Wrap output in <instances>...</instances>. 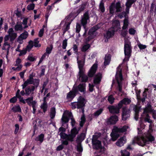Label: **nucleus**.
Segmentation results:
<instances>
[{"label":"nucleus","mask_w":156,"mask_h":156,"mask_svg":"<svg viewBox=\"0 0 156 156\" xmlns=\"http://www.w3.org/2000/svg\"><path fill=\"white\" fill-rule=\"evenodd\" d=\"M68 19V18H67L66 20V22L63 27L62 29L63 30V34H65L66 31L69 29L70 28V25L72 21H71L70 22H67V20Z\"/></svg>","instance_id":"obj_28"},{"label":"nucleus","mask_w":156,"mask_h":156,"mask_svg":"<svg viewBox=\"0 0 156 156\" xmlns=\"http://www.w3.org/2000/svg\"><path fill=\"white\" fill-rule=\"evenodd\" d=\"M140 107H139L135 105L133 108V110L135 112L134 119L136 120L137 121L138 120L139 113L140 109Z\"/></svg>","instance_id":"obj_19"},{"label":"nucleus","mask_w":156,"mask_h":156,"mask_svg":"<svg viewBox=\"0 0 156 156\" xmlns=\"http://www.w3.org/2000/svg\"><path fill=\"white\" fill-rule=\"evenodd\" d=\"M36 104L37 102L35 101H34L32 103V106L33 108V113L34 114H35L36 110Z\"/></svg>","instance_id":"obj_51"},{"label":"nucleus","mask_w":156,"mask_h":156,"mask_svg":"<svg viewBox=\"0 0 156 156\" xmlns=\"http://www.w3.org/2000/svg\"><path fill=\"white\" fill-rule=\"evenodd\" d=\"M65 128L62 126L59 128L58 132H60L59 135L63 139H66L68 141L72 142L73 141L74 138L78 133L79 130H78L76 127H74L71 130V133L69 134H66L63 133L65 132Z\"/></svg>","instance_id":"obj_2"},{"label":"nucleus","mask_w":156,"mask_h":156,"mask_svg":"<svg viewBox=\"0 0 156 156\" xmlns=\"http://www.w3.org/2000/svg\"><path fill=\"white\" fill-rule=\"evenodd\" d=\"M88 20V12H86L84 14L83 17L81 20V23L83 26L85 31L84 34L83 35L84 38L85 39L84 42L85 44H83L82 47L81 49V51L83 52H85L88 50V41L87 40V29H86V25L87 23Z\"/></svg>","instance_id":"obj_4"},{"label":"nucleus","mask_w":156,"mask_h":156,"mask_svg":"<svg viewBox=\"0 0 156 156\" xmlns=\"http://www.w3.org/2000/svg\"><path fill=\"white\" fill-rule=\"evenodd\" d=\"M47 107L48 105L47 103L43 102L40 106L41 108L43 110V111L44 112H45L46 111Z\"/></svg>","instance_id":"obj_41"},{"label":"nucleus","mask_w":156,"mask_h":156,"mask_svg":"<svg viewBox=\"0 0 156 156\" xmlns=\"http://www.w3.org/2000/svg\"><path fill=\"white\" fill-rule=\"evenodd\" d=\"M115 98L112 94L109 95L108 97V100L109 103L111 104H112L114 102Z\"/></svg>","instance_id":"obj_40"},{"label":"nucleus","mask_w":156,"mask_h":156,"mask_svg":"<svg viewBox=\"0 0 156 156\" xmlns=\"http://www.w3.org/2000/svg\"><path fill=\"white\" fill-rule=\"evenodd\" d=\"M101 23L98 24L91 27L88 31V41L92 38L96 36V31L101 27Z\"/></svg>","instance_id":"obj_7"},{"label":"nucleus","mask_w":156,"mask_h":156,"mask_svg":"<svg viewBox=\"0 0 156 156\" xmlns=\"http://www.w3.org/2000/svg\"><path fill=\"white\" fill-rule=\"evenodd\" d=\"M113 23L115 27H118L120 26V23L119 20H115L113 22Z\"/></svg>","instance_id":"obj_56"},{"label":"nucleus","mask_w":156,"mask_h":156,"mask_svg":"<svg viewBox=\"0 0 156 156\" xmlns=\"http://www.w3.org/2000/svg\"><path fill=\"white\" fill-rule=\"evenodd\" d=\"M85 134L84 133H82L78 135L76 139L77 143H81L85 139Z\"/></svg>","instance_id":"obj_29"},{"label":"nucleus","mask_w":156,"mask_h":156,"mask_svg":"<svg viewBox=\"0 0 156 156\" xmlns=\"http://www.w3.org/2000/svg\"><path fill=\"white\" fill-rule=\"evenodd\" d=\"M94 85L93 84H91L90 83H89L88 84V87L89 88V90L90 92H92L94 90Z\"/></svg>","instance_id":"obj_64"},{"label":"nucleus","mask_w":156,"mask_h":156,"mask_svg":"<svg viewBox=\"0 0 156 156\" xmlns=\"http://www.w3.org/2000/svg\"><path fill=\"white\" fill-rule=\"evenodd\" d=\"M117 16L121 19L123 17H125V19L129 18L128 16L126 14V12L124 11L121 12V13L118 14Z\"/></svg>","instance_id":"obj_38"},{"label":"nucleus","mask_w":156,"mask_h":156,"mask_svg":"<svg viewBox=\"0 0 156 156\" xmlns=\"http://www.w3.org/2000/svg\"><path fill=\"white\" fill-rule=\"evenodd\" d=\"M33 74H30L29 77V79H27L24 83L22 85V89H24L27 86L30 84H32L33 83Z\"/></svg>","instance_id":"obj_15"},{"label":"nucleus","mask_w":156,"mask_h":156,"mask_svg":"<svg viewBox=\"0 0 156 156\" xmlns=\"http://www.w3.org/2000/svg\"><path fill=\"white\" fill-rule=\"evenodd\" d=\"M121 156H130V153L126 150H121Z\"/></svg>","instance_id":"obj_43"},{"label":"nucleus","mask_w":156,"mask_h":156,"mask_svg":"<svg viewBox=\"0 0 156 156\" xmlns=\"http://www.w3.org/2000/svg\"><path fill=\"white\" fill-rule=\"evenodd\" d=\"M126 142V139L125 136H123L119 139L116 142V145L118 146L121 147L123 146L124 144Z\"/></svg>","instance_id":"obj_17"},{"label":"nucleus","mask_w":156,"mask_h":156,"mask_svg":"<svg viewBox=\"0 0 156 156\" xmlns=\"http://www.w3.org/2000/svg\"><path fill=\"white\" fill-rule=\"evenodd\" d=\"M14 29L16 31L22 30L23 28L22 27V24L21 23H17L14 27Z\"/></svg>","instance_id":"obj_35"},{"label":"nucleus","mask_w":156,"mask_h":156,"mask_svg":"<svg viewBox=\"0 0 156 156\" xmlns=\"http://www.w3.org/2000/svg\"><path fill=\"white\" fill-rule=\"evenodd\" d=\"M148 90V89L145 88L142 94L143 98H141L140 97V99L139 101L142 102L143 104L145 102L146 99L147 98V92Z\"/></svg>","instance_id":"obj_25"},{"label":"nucleus","mask_w":156,"mask_h":156,"mask_svg":"<svg viewBox=\"0 0 156 156\" xmlns=\"http://www.w3.org/2000/svg\"><path fill=\"white\" fill-rule=\"evenodd\" d=\"M99 9L102 13H104L105 11V9L104 5V3L102 1H101L100 3Z\"/></svg>","instance_id":"obj_42"},{"label":"nucleus","mask_w":156,"mask_h":156,"mask_svg":"<svg viewBox=\"0 0 156 156\" xmlns=\"http://www.w3.org/2000/svg\"><path fill=\"white\" fill-rule=\"evenodd\" d=\"M39 80L38 79H35L33 80V83L32 84L34 85V87H35V89L37 88L39 85Z\"/></svg>","instance_id":"obj_44"},{"label":"nucleus","mask_w":156,"mask_h":156,"mask_svg":"<svg viewBox=\"0 0 156 156\" xmlns=\"http://www.w3.org/2000/svg\"><path fill=\"white\" fill-rule=\"evenodd\" d=\"M81 29V26L78 23H77L76 27V32L78 33L80 31Z\"/></svg>","instance_id":"obj_63"},{"label":"nucleus","mask_w":156,"mask_h":156,"mask_svg":"<svg viewBox=\"0 0 156 156\" xmlns=\"http://www.w3.org/2000/svg\"><path fill=\"white\" fill-rule=\"evenodd\" d=\"M117 83L118 84V90L120 92L123 94V92L122 90V86L121 84L120 83L118 80H117Z\"/></svg>","instance_id":"obj_59"},{"label":"nucleus","mask_w":156,"mask_h":156,"mask_svg":"<svg viewBox=\"0 0 156 156\" xmlns=\"http://www.w3.org/2000/svg\"><path fill=\"white\" fill-rule=\"evenodd\" d=\"M77 150L78 151L80 152H82L83 151V148L81 146V143H77Z\"/></svg>","instance_id":"obj_50"},{"label":"nucleus","mask_w":156,"mask_h":156,"mask_svg":"<svg viewBox=\"0 0 156 156\" xmlns=\"http://www.w3.org/2000/svg\"><path fill=\"white\" fill-rule=\"evenodd\" d=\"M131 102V100L130 99L127 98H124L120 101L119 103V105L120 107H122L123 105H129Z\"/></svg>","instance_id":"obj_18"},{"label":"nucleus","mask_w":156,"mask_h":156,"mask_svg":"<svg viewBox=\"0 0 156 156\" xmlns=\"http://www.w3.org/2000/svg\"><path fill=\"white\" fill-rule=\"evenodd\" d=\"M129 24V18H126L123 20V25L122 27V29L125 30L128 28Z\"/></svg>","instance_id":"obj_31"},{"label":"nucleus","mask_w":156,"mask_h":156,"mask_svg":"<svg viewBox=\"0 0 156 156\" xmlns=\"http://www.w3.org/2000/svg\"><path fill=\"white\" fill-rule=\"evenodd\" d=\"M144 121L145 122H147L149 123L152 122V120L150 119V117L148 114H146V116L144 118Z\"/></svg>","instance_id":"obj_53"},{"label":"nucleus","mask_w":156,"mask_h":156,"mask_svg":"<svg viewBox=\"0 0 156 156\" xmlns=\"http://www.w3.org/2000/svg\"><path fill=\"white\" fill-rule=\"evenodd\" d=\"M115 33V31L114 29H108L106 34L104 35L105 38L107 39V40H105V41H108V39L112 37L114 35Z\"/></svg>","instance_id":"obj_13"},{"label":"nucleus","mask_w":156,"mask_h":156,"mask_svg":"<svg viewBox=\"0 0 156 156\" xmlns=\"http://www.w3.org/2000/svg\"><path fill=\"white\" fill-rule=\"evenodd\" d=\"M84 71H83L82 72H79V77L81 78V81L83 82H86L88 80V77L84 74Z\"/></svg>","instance_id":"obj_30"},{"label":"nucleus","mask_w":156,"mask_h":156,"mask_svg":"<svg viewBox=\"0 0 156 156\" xmlns=\"http://www.w3.org/2000/svg\"><path fill=\"white\" fill-rule=\"evenodd\" d=\"M118 120V116L116 115H114L110 117L108 121V122L111 124H115Z\"/></svg>","instance_id":"obj_22"},{"label":"nucleus","mask_w":156,"mask_h":156,"mask_svg":"<svg viewBox=\"0 0 156 156\" xmlns=\"http://www.w3.org/2000/svg\"><path fill=\"white\" fill-rule=\"evenodd\" d=\"M130 111L126 107H124L122 108V119L123 121H126L130 116Z\"/></svg>","instance_id":"obj_10"},{"label":"nucleus","mask_w":156,"mask_h":156,"mask_svg":"<svg viewBox=\"0 0 156 156\" xmlns=\"http://www.w3.org/2000/svg\"><path fill=\"white\" fill-rule=\"evenodd\" d=\"M77 102H74L71 103V108L74 109L77 108H82L85 105V100L81 97H79Z\"/></svg>","instance_id":"obj_8"},{"label":"nucleus","mask_w":156,"mask_h":156,"mask_svg":"<svg viewBox=\"0 0 156 156\" xmlns=\"http://www.w3.org/2000/svg\"><path fill=\"white\" fill-rule=\"evenodd\" d=\"M77 93L74 92V89L73 88L71 91L67 94L66 98L68 100H69L70 101H71L76 96V94Z\"/></svg>","instance_id":"obj_21"},{"label":"nucleus","mask_w":156,"mask_h":156,"mask_svg":"<svg viewBox=\"0 0 156 156\" xmlns=\"http://www.w3.org/2000/svg\"><path fill=\"white\" fill-rule=\"evenodd\" d=\"M138 144L141 146H144L147 143L148 141L144 137H142L137 139Z\"/></svg>","instance_id":"obj_20"},{"label":"nucleus","mask_w":156,"mask_h":156,"mask_svg":"<svg viewBox=\"0 0 156 156\" xmlns=\"http://www.w3.org/2000/svg\"><path fill=\"white\" fill-rule=\"evenodd\" d=\"M21 60L20 58H18L16 61V64L15 65V66H22L20 64L21 62Z\"/></svg>","instance_id":"obj_61"},{"label":"nucleus","mask_w":156,"mask_h":156,"mask_svg":"<svg viewBox=\"0 0 156 156\" xmlns=\"http://www.w3.org/2000/svg\"><path fill=\"white\" fill-rule=\"evenodd\" d=\"M20 90L18 89L16 94V96L11 98L10 100L9 101L10 102L13 103L16 102L17 101V98L19 99L20 102H22L24 104H25L26 101H25L24 99H23V98L20 95Z\"/></svg>","instance_id":"obj_9"},{"label":"nucleus","mask_w":156,"mask_h":156,"mask_svg":"<svg viewBox=\"0 0 156 156\" xmlns=\"http://www.w3.org/2000/svg\"><path fill=\"white\" fill-rule=\"evenodd\" d=\"M25 95H29L32 92L34 91L35 90V87L33 86H28L25 88Z\"/></svg>","instance_id":"obj_23"},{"label":"nucleus","mask_w":156,"mask_h":156,"mask_svg":"<svg viewBox=\"0 0 156 156\" xmlns=\"http://www.w3.org/2000/svg\"><path fill=\"white\" fill-rule=\"evenodd\" d=\"M116 9L115 13L121 12L122 10V7L121 5V2L119 1L115 4V2L111 3L109 7V13L112 15L115 13V10Z\"/></svg>","instance_id":"obj_6"},{"label":"nucleus","mask_w":156,"mask_h":156,"mask_svg":"<svg viewBox=\"0 0 156 156\" xmlns=\"http://www.w3.org/2000/svg\"><path fill=\"white\" fill-rule=\"evenodd\" d=\"M118 132H116L114 129L112 130V132L111 133V139L113 141H115L119 137V135Z\"/></svg>","instance_id":"obj_26"},{"label":"nucleus","mask_w":156,"mask_h":156,"mask_svg":"<svg viewBox=\"0 0 156 156\" xmlns=\"http://www.w3.org/2000/svg\"><path fill=\"white\" fill-rule=\"evenodd\" d=\"M136 94V99L138 101H139L140 99V93L141 90H138L137 89H135Z\"/></svg>","instance_id":"obj_48"},{"label":"nucleus","mask_w":156,"mask_h":156,"mask_svg":"<svg viewBox=\"0 0 156 156\" xmlns=\"http://www.w3.org/2000/svg\"><path fill=\"white\" fill-rule=\"evenodd\" d=\"M127 127L126 126H124L121 128H118L116 127L115 129L116 132L118 133H122L126 131Z\"/></svg>","instance_id":"obj_33"},{"label":"nucleus","mask_w":156,"mask_h":156,"mask_svg":"<svg viewBox=\"0 0 156 156\" xmlns=\"http://www.w3.org/2000/svg\"><path fill=\"white\" fill-rule=\"evenodd\" d=\"M98 66L97 63H94L88 71V77L92 78L94 76L93 83L95 84H99L102 79V75L100 73L95 75L98 69Z\"/></svg>","instance_id":"obj_1"},{"label":"nucleus","mask_w":156,"mask_h":156,"mask_svg":"<svg viewBox=\"0 0 156 156\" xmlns=\"http://www.w3.org/2000/svg\"><path fill=\"white\" fill-rule=\"evenodd\" d=\"M77 63L78 64V68L79 69L80 73L82 72L83 71H84L83 69V66L84 65V62L82 60H78V57L77 58Z\"/></svg>","instance_id":"obj_27"},{"label":"nucleus","mask_w":156,"mask_h":156,"mask_svg":"<svg viewBox=\"0 0 156 156\" xmlns=\"http://www.w3.org/2000/svg\"><path fill=\"white\" fill-rule=\"evenodd\" d=\"M35 6V5L33 3L29 4L27 6V9L28 10H33Z\"/></svg>","instance_id":"obj_58"},{"label":"nucleus","mask_w":156,"mask_h":156,"mask_svg":"<svg viewBox=\"0 0 156 156\" xmlns=\"http://www.w3.org/2000/svg\"><path fill=\"white\" fill-rule=\"evenodd\" d=\"M96 136L94 135L92 139V147L93 149L97 150L95 153L97 154L101 155L105 153L106 150L104 147H102L101 142L97 140Z\"/></svg>","instance_id":"obj_3"},{"label":"nucleus","mask_w":156,"mask_h":156,"mask_svg":"<svg viewBox=\"0 0 156 156\" xmlns=\"http://www.w3.org/2000/svg\"><path fill=\"white\" fill-rule=\"evenodd\" d=\"M129 33L131 35H134L136 33V30L133 28H129Z\"/></svg>","instance_id":"obj_60"},{"label":"nucleus","mask_w":156,"mask_h":156,"mask_svg":"<svg viewBox=\"0 0 156 156\" xmlns=\"http://www.w3.org/2000/svg\"><path fill=\"white\" fill-rule=\"evenodd\" d=\"M87 3H84L81 5V7H80L78 10V12H80L83 11L85 8V7L86 6Z\"/></svg>","instance_id":"obj_54"},{"label":"nucleus","mask_w":156,"mask_h":156,"mask_svg":"<svg viewBox=\"0 0 156 156\" xmlns=\"http://www.w3.org/2000/svg\"><path fill=\"white\" fill-rule=\"evenodd\" d=\"M86 84L85 83L80 84L77 87H73L74 92L77 93L79 91L81 92H83L84 93L85 91Z\"/></svg>","instance_id":"obj_14"},{"label":"nucleus","mask_w":156,"mask_h":156,"mask_svg":"<svg viewBox=\"0 0 156 156\" xmlns=\"http://www.w3.org/2000/svg\"><path fill=\"white\" fill-rule=\"evenodd\" d=\"M132 52V47L131 42L128 40H125L124 42V53L125 58L124 60H129L131 55Z\"/></svg>","instance_id":"obj_5"},{"label":"nucleus","mask_w":156,"mask_h":156,"mask_svg":"<svg viewBox=\"0 0 156 156\" xmlns=\"http://www.w3.org/2000/svg\"><path fill=\"white\" fill-rule=\"evenodd\" d=\"M10 48V45L8 42H4L2 47V49L4 50H9Z\"/></svg>","instance_id":"obj_39"},{"label":"nucleus","mask_w":156,"mask_h":156,"mask_svg":"<svg viewBox=\"0 0 156 156\" xmlns=\"http://www.w3.org/2000/svg\"><path fill=\"white\" fill-rule=\"evenodd\" d=\"M53 47L52 45H51L50 47H47L46 49V52L48 54V55L50 54L52 50Z\"/></svg>","instance_id":"obj_52"},{"label":"nucleus","mask_w":156,"mask_h":156,"mask_svg":"<svg viewBox=\"0 0 156 156\" xmlns=\"http://www.w3.org/2000/svg\"><path fill=\"white\" fill-rule=\"evenodd\" d=\"M85 122V118L84 115H83L81 118V121L80 123V127L83 126V124Z\"/></svg>","instance_id":"obj_45"},{"label":"nucleus","mask_w":156,"mask_h":156,"mask_svg":"<svg viewBox=\"0 0 156 156\" xmlns=\"http://www.w3.org/2000/svg\"><path fill=\"white\" fill-rule=\"evenodd\" d=\"M28 33L27 32H25L19 36L23 39H26L27 37Z\"/></svg>","instance_id":"obj_55"},{"label":"nucleus","mask_w":156,"mask_h":156,"mask_svg":"<svg viewBox=\"0 0 156 156\" xmlns=\"http://www.w3.org/2000/svg\"><path fill=\"white\" fill-rule=\"evenodd\" d=\"M103 110L104 109L102 108H100L94 113V115L95 116H98L102 113Z\"/></svg>","instance_id":"obj_47"},{"label":"nucleus","mask_w":156,"mask_h":156,"mask_svg":"<svg viewBox=\"0 0 156 156\" xmlns=\"http://www.w3.org/2000/svg\"><path fill=\"white\" fill-rule=\"evenodd\" d=\"M137 45L140 50L145 49L147 48V46L146 45H143L141 43L138 44Z\"/></svg>","instance_id":"obj_62"},{"label":"nucleus","mask_w":156,"mask_h":156,"mask_svg":"<svg viewBox=\"0 0 156 156\" xmlns=\"http://www.w3.org/2000/svg\"><path fill=\"white\" fill-rule=\"evenodd\" d=\"M68 115L69 116V117L70 118L71 120V123L73 127H74L76 123V121L73 117L72 112H67Z\"/></svg>","instance_id":"obj_32"},{"label":"nucleus","mask_w":156,"mask_h":156,"mask_svg":"<svg viewBox=\"0 0 156 156\" xmlns=\"http://www.w3.org/2000/svg\"><path fill=\"white\" fill-rule=\"evenodd\" d=\"M44 137V134H41L35 138V140L37 141H39L42 143L43 141Z\"/></svg>","instance_id":"obj_36"},{"label":"nucleus","mask_w":156,"mask_h":156,"mask_svg":"<svg viewBox=\"0 0 156 156\" xmlns=\"http://www.w3.org/2000/svg\"><path fill=\"white\" fill-rule=\"evenodd\" d=\"M55 107L52 108L50 112V116L51 119H53L55 115Z\"/></svg>","instance_id":"obj_34"},{"label":"nucleus","mask_w":156,"mask_h":156,"mask_svg":"<svg viewBox=\"0 0 156 156\" xmlns=\"http://www.w3.org/2000/svg\"><path fill=\"white\" fill-rule=\"evenodd\" d=\"M38 39H35L34 40V46L35 47H39L41 46V45L39 44V41L38 40Z\"/></svg>","instance_id":"obj_49"},{"label":"nucleus","mask_w":156,"mask_h":156,"mask_svg":"<svg viewBox=\"0 0 156 156\" xmlns=\"http://www.w3.org/2000/svg\"><path fill=\"white\" fill-rule=\"evenodd\" d=\"M33 97H29L24 100L25 101H26L28 105L30 106L32 105V103L34 101L33 100Z\"/></svg>","instance_id":"obj_37"},{"label":"nucleus","mask_w":156,"mask_h":156,"mask_svg":"<svg viewBox=\"0 0 156 156\" xmlns=\"http://www.w3.org/2000/svg\"><path fill=\"white\" fill-rule=\"evenodd\" d=\"M67 40L65 39L62 42V48L63 49H66V47L67 44Z\"/></svg>","instance_id":"obj_57"},{"label":"nucleus","mask_w":156,"mask_h":156,"mask_svg":"<svg viewBox=\"0 0 156 156\" xmlns=\"http://www.w3.org/2000/svg\"><path fill=\"white\" fill-rule=\"evenodd\" d=\"M12 110L14 112H20L21 111V108L19 105L14 107L12 108Z\"/></svg>","instance_id":"obj_46"},{"label":"nucleus","mask_w":156,"mask_h":156,"mask_svg":"<svg viewBox=\"0 0 156 156\" xmlns=\"http://www.w3.org/2000/svg\"><path fill=\"white\" fill-rule=\"evenodd\" d=\"M67 112H71L68 111H66L63 114L62 118L61 119V121L62 123V126H63L64 124L68 123L69 120L70 118L69 117V116L68 115Z\"/></svg>","instance_id":"obj_12"},{"label":"nucleus","mask_w":156,"mask_h":156,"mask_svg":"<svg viewBox=\"0 0 156 156\" xmlns=\"http://www.w3.org/2000/svg\"><path fill=\"white\" fill-rule=\"evenodd\" d=\"M111 55L110 54H107L105 55L104 65L105 66L108 65L111 61Z\"/></svg>","instance_id":"obj_24"},{"label":"nucleus","mask_w":156,"mask_h":156,"mask_svg":"<svg viewBox=\"0 0 156 156\" xmlns=\"http://www.w3.org/2000/svg\"><path fill=\"white\" fill-rule=\"evenodd\" d=\"M8 34L10 35V41L12 42L17 37V34L14 32L12 28H9L8 31Z\"/></svg>","instance_id":"obj_16"},{"label":"nucleus","mask_w":156,"mask_h":156,"mask_svg":"<svg viewBox=\"0 0 156 156\" xmlns=\"http://www.w3.org/2000/svg\"><path fill=\"white\" fill-rule=\"evenodd\" d=\"M122 107H120L119 103L116 106L110 105L108 107V108L111 113L112 114H117L119 113L120 109Z\"/></svg>","instance_id":"obj_11"}]
</instances>
